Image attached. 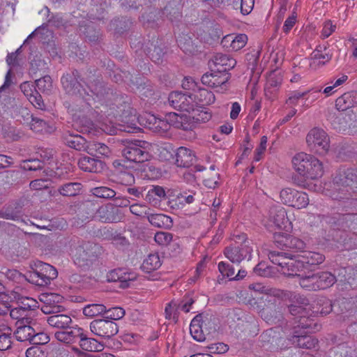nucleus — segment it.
Listing matches in <instances>:
<instances>
[{
	"label": "nucleus",
	"mask_w": 357,
	"mask_h": 357,
	"mask_svg": "<svg viewBox=\"0 0 357 357\" xmlns=\"http://www.w3.org/2000/svg\"><path fill=\"white\" fill-rule=\"evenodd\" d=\"M59 298V295L47 294L43 295L41 301L44 305L41 307V310L44 314H50L47 317V322L53 328L66 330L73 324L70 316L63 313L65 309L63 306L55 303V299Z\"/></svg>",
	"instance_id": "f257e3e1"
},
{
	"label": "nucleus",
	"mask_w": 357,
	"mask_h": 357,
	"mask_svg": "<svg viewBox=\"0 0 357 357\" xmlns=\"http://www.w3.org/2000/svg\"><path fill=\"white\" fill-rule=\"evenodd\" d=\"M331 196L341 199L351 196L357 188V174L353 169H340L335 176Z\"/></svg>",
	"instance_id": "f03ea898"
},
{
	"label": "nucleus",
	"mask_w": 357,
	"mask_h": 357,
	"mask_svg": "<svg viewBox=\"0 0 357 357\" xmlns=\"http://www.w3.org/2000/svg\"><path fill=\"white\" fill-rule=\"evenodd\" d=\"M269 259L275 264L280 266V271L288 277H297L305 268L304 264L298 255L296 257L287 252L270 251L268 254Z\"/></svg>",
	"instance_id": "7ed1b4c3"
},
{
	"label": "nucleus",
	"mask_w": 357,
	"mask_h": 357,
	"mask_svg": "<svg viewBox=\"0 0 357 357\" xmlns=\"http://www.w3.org/2000/svg\"><path fill=\"white\" fill-rule=\"evenodd\" d=\"M234 241V243L225 248V257L236 264L245 259L250 260L252 252V241L248 239L245 234L235 236Z\"/></svg>",
	"instance_id": "20e7f679"
},
{
	"label": "nucleus",
	"mask_w": 357,
	"mask_h": 357,
	"mask_svg": "<svg viewBox=\"0 0 357 357\" xmlns=\"http://www.w3.org/2000/svg\"><path fill=\"white\" fill-rule=\"evenodd\" d=\"M79 77L77 70H74L70 73L63 75L61 79L62 86L65 91L71 96H75L84 102L82 105V111L89 109L91 107V99L92 96L89 95V92L83 88L79 82Z\"/></svg>",
	"instance_id": "39448f33"
},
{
	"label": "nucleus",
	"mask_w": 357,
	"mask_h": 357,
	"mask_svg": "<svg viewBox=\"0 0 357 357\" xmlns=\"http://www.w3.org/2000/svg\"><path fill=\"white\" fill-rule=\"evenodd\" d=\"M306 142L311 151L319 155H325L330 148V140L327 133L322 129L314 128L306 137Z\"/></svg>",
	"instance_id": "423d86ee"
},
{
	"label": "nucleus",
	"mask_w": 357,
	"mask_h": 357,
	"mask_svg": "<svg viewBox=\"0 0 357 357\" xmlns=\"http://www.w3.org/2000/svg\"><path fill=\"white\" fill-rule=\"evenodd\" d=\"M301 303L303 305H291L289 306V311L290 314L295 317V319H298L296 322L298 323V327L302 328L310 329L312 331L317 330V325L313 323V320L310 318V308L306 307L309 305L307 300L301 298Z\"/></svg>",
	"instance_id": "0eeeda50"
},
{
	"label": "nucleus",
	"mask_w": 357,
	"mask_h": 357,
	"mask_svg": "<svg viewBox=\"0 0 357 357\" xmlns=\"http://www.w3.org/2000/svg\"><path fill=\"white\" fill-rule=\"evenodd\" d=\"M98 245L89 242L81 241L75 248L74 253L75 262L81 267L87 266L96 257Z\"/></svg>",
	"instance_id": "6e6552de"
},
{
	"label": "nucleus",
	"mask_w": 357,
	"mask_h": 357,
	"mask_svg": "<svg viewBox=\"0 0 357 357\" xmlns=\"http://www.w3.org/2000/svg\"><path fill=\"white\" fill-rule=\"evenodd\" d=\"M280 199L282 204L298 209L306 208L310 202L305 192L291 188L282 189L280 192Z\"/></svg>",
	"instance_id": "1a4fd4ad"
},
{
	"label": "nucleus",
	"mask_w": 357,
	"mask_h": 357,
	"mask_svg": "<svg viewBox=\"0 0 357 357\" xmlns=\"http://www.w3.org/2000/svg\"><path fill=\"white\" fill-rule=\"evenodd\" d=\"M308 164L307 169H305L301 175L302 178L297 176L293 177L294 183L296 185L307 188V179H316L323 175V165L317 158L312 155Z\"/></svg>",
	"instance_id": "9d476101"
},
{
	"label": "nucleus",
	"mask_w": 357,
	"mask_h": 357,
	"mask_svg": "<svg viewBox=\"0 0 357 357\" xmlns=\"http://www.w3.org/2000/svg\"><path fill=\"white\" fill-rule=\"evenodd\" d=\"M89 328L93 335L105 339L111 338L119 331L117 324L106 318L92 321L90 323Z\"/></svg>",
	"instance_id": "9b49d317"
},
{
	"label": "nucleus",
	"mask_w": 357,
	"mask_h": 357,
	"mask_svg": "<svg viewBox=\"0 0 357 357\" xmlns=\"http://www.w3.org/2000/svg\"><path fill=\"white\" fill-rule=\"evenodd\" d=\"M36 326L37 321L33 318H25L17 321V328L14 333L16 340L20 342L29 341L31 343V340L36 336Z\"/></svg>",
	"instance_id": "f8f14e48"
},
{
	"label": "nucleus",
	"mask_w": 357,
	"mask_h": 357,
	"mask_svg": "<svg viewBox=\"0 0 357 357\" xmlns=\"http://www.w3.org/2000/svg\"><path fill=\"white\" fill-rule=\"evenodd\" d=\"M144 142L135 141L130 142L122 149V155L128 161L141 163L147 161L150 155L141 144Z\"/></svg>",
	"instance_id": "ddd939ff"
},
{
	"label": "nucleus",
	"mask_w": 357,
	"mask_h": 357,
	"mask_svg": "<svg viewBox=\"0 0 357 357\" xmlns=\"http://www.w3.org/2000/svg\"><path fill=\"white\" fill-rule=\"evenodd\" d=\"M211 73H205L202 77L203 84L209 87L217 89V91H221L226 89V84L229 79L228 73H222L211 68Z\"/></svg>",
	"instance_id": "4468645a"
},
{
	"label": "nucleus",
	"mask_w": 357,
	"mask_h": 357,
	"mask_svg": "<svg viewBox=\"0 0 357 357\" xmlns=\"http://www.w3.org/2000/svg\"><path fill=\"white\" fill-rule=\"evenodd\" d=\"M94 218L102 222H118L123 218L121 211L114 204H107L98 208L96 211Z\"/></svg>",
	"instance_id": "2eb2a0df"
},
{
	"label": "nucleus",
	"mask_w": 357,
	"mask_h": 357,
	"mask_svg": "<svg viewBox=\"0 0 357 357\" xmlns=\"http://www.w3.org/2000/svg\"><path fill=\"white\" fill-rule=\"evenodd\" d=\"M277 246L282 250H287L292 252H301L304 251L305 243L300 238L293 236H278L275 240Z\"/></svg>",
	"instance_id": "dca6fc26"
},
{
	"label": "nucleus",
	"mask_w": 357,
	"mask_h": 357,
	"mask_svg": "<svg viewBox=\"0 0 357 357\" xmlns=\"http://www.w3.org/2000/svg\"><path fill=\"white\" fill-rule=\"evenodd\" d=\"M236 64V61L234 59L229 55L222 53H217L214 55L209 63L211 68L225 73L232 69Z\"/></svg>",
	"instance_id": "f3484780"
},
{
	"label": "nucleus",
	"mask_w": 357,
	"mask_h": 357,
	"mask_svg": "<svg viewBox=\"0 0 357 357\" xmlns=\"http://www.w3.org/2000/svg\"><path fill=\"white\" fill-rule=\"evenodd\" d=\"M276 298H271L269 299L268 302H271L272 305L264 307L259 312L261 317L267 323H276L282 317L281 309L276 305Z\"/></svg>",
	"instance_id": "a211bd4d"
},
{
	"label": "nucleus",
	"mask_w": 357,
	"mask_h": 357,
	"mask_svg": "<svg viewBox=\"0 0 357 357\" xmlns=\"http://www.w3.org/2000/svg\"><path fill=\"white\" fill-rule=\"evenodd\" d=\"M79 167L88 172L100 173L105 168V163L97 158L82 156L78 160Z\"/></svg>",
	"instance_id": "6ab92c4d"
},
{
	"label": "nucleus",
	"mask_w": 357,
	"mask_h": 357,
	"mask_svg": "<svg viewBox=\"0 0 357 357\" xmlns=\"http://www.w3.org/2000/svg\"><path fill=\"white\" fill-rule=\"evenodd\" d=\"M175 158V164L179 167L188 168L196 161V156L193 151L183 146L177 149Z\"/></svg>",
	"instance_id": "aec40b11"
},
{
	"label": "nucleus",
	"mask_w": 357,
	"mask_h": 357,
	"mask_svg": "<svg viewBox=\"0 0 357 357\" xmlns=\"http://www.w3.org/2000/svg\"><path fill=\"white\" fill-rule=\"evenodd\" d=\"M268 218L270 221L278 229L285 228L286 224L288 222L286 211L280 206L271 207Z\"/></svg>",
	"instance_id": "412c9836"
},
{
	"label": "nucleus",
	"mask_w": 357,
	"mask_h": 357,
	"mask_svg": "<svg viewBox=\"0 0 357 357\" xmlns=\"http://www.w3.org/2000/svg\"><path fill=\"white\" fill-rule=\"evenodd\" d=\"M64 141L66 144L72 149L92 154L91 149L87 145L86 140L79 135H72L68 131L65 134Z\"/></svg>",
	"instance_id": "4be33fe9"
},
{
	"label": "nucleus",
	"mask_w": 357,
	"mask_h": 357,
	"mask_svg": "<svg viewBox=\"0 0 357 357\" xmlns=\"http://www.w3.org/2000/svg\"><path fill=\"white\" fill-rule=\"evenodd\" d=\"M190 96L178 91L170 93L168 97L169 103L173 108L184 111L190 109Z\"/></svg>",
	"instance_id": "5701e85b"
},
{
	"label": "nucleus",
	"mask_w": 357,
	"mask_h": 357,
	"mask_svg": "<svg viewBox=\"0 0 357 357\" xmlns=\"http://www.w3.org/2000/svg\"><path fill=\"white\" fill-rule=\"evenodd\" d=\"M331 58L332 54L328 47L326 46H319L311 54L312 62L310 66L312 67L323 66L326 63L328 62Z\"/></svg>",
	"instance_id": "b1692460"
},
{
	"label": "nucleus",
	"mask_w": 357,
	"mask_h": 357,
	"mask_svg": "<svg viewBox=\"0 0 357 357\" xmlns=\"http://www.w3.org/2000/svg\"><path fill=\"white\" fill-rule=\"evenodd\" d=\"M82 329V328L79 327L69 326L68 329L56 332L54 337L59 342L70 344L78 340Z\"/></svg>",
	"instance_id": "393cba45"
},
{
	"label": "nucleus",
	"mask_w": 357,
	"mask_h": 357,
	"mask_svg": "<svg viewBox=\"0 0 357 357\" xmlns=\"http://www.w3.org/2000/svg\"><path fill=\"white\" fill-rule=\"evenodd\" d=\"M86 86L92 96L91 102L95 100V97L99 100L102 99L106 94L108 93V89L106 88L105 84L99 79H88Z\"/></svg>",
	"instance_id": "a878e982"
},
{
	"label": "nucleus",
	"mask_w": 357,
	"mask_h": 357,
	"mask_svg": "<svg viewBox=\"0 0 357 357\" xmlns=\"http://www.w3.org/2000/svg\"><path fill=\"white\" fill-rule=\"evenodd\" d=\"M250 289H253L256 292L263 294L267 296H270L272 298H284L289 296L288 291L273 288L269 286H266L261 283L250 284Z\"/></svg>",
	"instance_id": "bb28decb"
},
{
	"label": "nucleus",
	"mask_w": 357,
	"mask_h": 357,
	"mask_svg": "<svg viewBox=\"0 0 357 357\" xmlns=\"http://www.w3.org/2000/svg\"><path fill=\"white\" fill-rule=\"evenodd\" d=\"M148 221L155 227L169 229L173 225L172 219L162 213H149L145 212Z\"/></svg>",
	"instance_id": "cd10ccee"
},
{
	"label": "nucleus",
	"mask_w": 357,
	"mask_h": 357,
	"mask_svg": "<svg viewBox=\"0 0 357 357\" xmlns=\"http://www.w3.org/2000/svg\"><path fill=\"white\" fill-rule=\"evenodd\" d=\"M78 340L81 349L84 351L96 352L103 349V345L96 339L89 337L87 335L84 333L83 329H82Z\"/></svg>",
	"instance_id": "c85d7f7f"
},
{
	"label": "nucleus",
	"mask_w": 357,
	"mask_h": 357,
	"mask_svg": "<svg viewBox=\"0 0 357 357\" xmlns=\"http://www.w3.org/2000/svg\"><path fill=\"white\" fill-rule=\"evenodd\" d=\"M165 190L160 185H153L146 196V200L153 206L158 205L162 200L167 199Z\"/></svg>",
	"instance_id": "c756f323"
},
{
	"label": "nucleus",
	"mask_w": 357,
	"mask_h": 357,
	"mask_svg": "<svg viewBox=\"0 0 357 357\" xmlns=\"http://www.w3.org/2000/svg\"><path fill=\"white\" fill-rule=\"evenodd\" d=\"M202 314H197L191 321L190 325V332L194 340L198 342H202L205 340V335L202 330Z\"/></svg>",
	"instance_id": "7c9ffc66"
},
{
	"label": "nucleus",
	"mask_w": 357,
	"mask_h": 357,
	"mask_svg": "<svg viewBox=\"0 0 357 357\" xmlns=\"http://www.w3.org/2000/svg\"><path fill=\"white\" fill-rule=\"evenodd\" d=\"M289 340L295 346L307 349L314 348L318 342L317 340L305 335L295 334L290 337Z\"/></svg>",
	"instance_id": "2f4dec72"
},
{
	"label": "nucleus",
	"mask_w": 357,
	"mask_h": 357,
	"mask_svg": "<svg viewBox=\"0 0 357 357\" xmlns=\"http://www.w3.org/2000/svg\"><path fill=\"white\" fill-rule=\"evenodd\" d=\"M281 82L282 79L280 77L274 74H271L269 75L264 88L265 96L267 98L273 99L275 97V95L281 84Z\"/></svg>",
	"instance_id": "473e14b6"
},
{
	"label": "nucleus",
	"mask_w": 357,
	"mask_h": 357,
	"mask_svg": "<svg viewBox=\"0 0 357 357\" xmlns=\"http://www.w3.org/2000/svg\"><path fill=\"white\" fill-rule=\"evenodd\" d=\"M178 47L186 54H193L197 51L196 44L189 33H182L177 38Z\"/></svg>",
	"instance_id": "72a5a7b5"
},
{
	"label": "nucleus",
	"mask_w": 357,
	"mask_h": 357,
	"mask_svg": "<svg viewBox=\"0 0 357 357\" xmlns=\"http://www.w3.org/2000/svg\"><path fill=\"white\" fill-rule=\"evenodd\" d=\"M312 159V155L307 154L301 152L297 153L292 158L293 167L296 172L301 176L305 169H307V165L310 160Z\"/></svg>",
	"instance_id": "f704fd0d"
},
{
	"label": "nucleus",
	"mask_w": 357,
	"mask_h": 357,
	"mask_svg": "<svg viewBox=\"0 0 357 357\" xmlns=\"http://www.w3.org/2000/svg\"><path fill=\"white\" fill-rule=\"evenodd\" d=\"M299 256L301 257L305 268L309 265H319L325 259V257L322 254L312 251L304 250L301 255H299Z\"/></svg>",
	"instance_id": "c9c22d12"
},
{
	"label": "nucleus",
	"mask_w": 357,
	"mask_h": 357,
	"mask_svg": "<svg viewBox=\"0 0 357 357\" xmlns=\"http://www.w3.org/2000/svg\"><path fill=\"white\" fill-rule=\"evenodd\" d=\"M318 290L325 289L333 286L336 282V278L330 272H319L316 273Z\"/></svg>",
	"instance_id": "e433bc0d"
},
{
	"label": "nucleus",
	"mask_w": 357,
	"mask_h": 357,
	"mask_svg": "<svg viewBox=\"0 0 357 357\" xmlns=\"http://www.w3.org/2000/svg\"><path fill=\"white\" fill-rule=\"evenodd\" d=\"M162 262L158 253L150 254L144 260L142 269L146 273H151L161 266Z\"/></svg>",
	"instance_id": "4c0bfd02"
},
{
	"label": "nucleus",
	"mask_w": 357,
	"mask_h": 357,
	"mask_svg": "<svg viewBox=\"0 0 357 357\" xmlns=\"http://www.w3.org/2000/svg\"><path fill=\"white\" fill-rule=\"evenodd\" d=\"M36 267L42 272L40 274L43 276V280L46 285L50 284L51 280L55 279L58 275L56 269L48 264L40 261L36 265Z\"/></svg>",
	"instance_id": "58836bf2"
},
{
	"label": "nucleus",
	"mask_w": 357,
	"mask_h": 357,
	"mask_svg": "<svg viewBox=\"0 0 357 357\" xmlns=\"http://www.w3.org/2000/svg\"><path fill=\"white\" fill-rule=\"evenodd\" d=\"M82 190L80 183H67L59 187V192L66 197H74L77 195Z\"/></svg>",
	"instance_id": "ea45409f"
},
{
	"label": "nucleus",
	"mask_w": 357,
	"mask_h": 357,
	"mask_svg": "<svg viewBox=\"0 0 357 357\" xmlns=\"http://www.w3.org/2000/svg\"><path fill=\"white\" fill-rule=\"evenodd\" d=\"M298 279L299 284L303 289L308 291L318 290L316 273H311L310 275L301 274Z\"/></svg>",
	"instance_id": "a19ab883"
},
{
	"label": "nucleus",
	"mask_w": 357,
	"mask_h": 357,
	"mask_svg": "<svg viewBox=\"0 0 357 357\" xmlns=\"http://www.w3.org/2000/svg\"><path fill=\"white\" fill-rule=\"evenodd\" d=\"M106 311L107 307L102 304L98 303H92L86 305L82 309L83 314L90 318L104 314V312H105Z\"/></svg>",
	"instance_id": "79ce46f5"
},
{
	"label": "nucleus",
	"mask_w": 357,
	"mask_h": 357,
	"mask_svg": "<svg viewBox=\"0 0 357 357\" xmlns=\"http://www.w3.org/2000/svg\"><path fill=\"white\" fill-rule=\"evenodd\" d=\"M248 37L245 34H238L235 36L229 35L225 38V42H230V47L234 51L242 49L247 43Z\"/></svg>",
	"instance_id": "37998d69"
},
{
	"label": "nucleus",
	"mask_w": 357,
	"mask_h": 357,
	"mask_svg": "<svg viewBox=\"0 0 357 357\" xmlns=\"http://www.w3.org/2000/svg\"><path fill=\"white\" fill-rule=\"evenodd\" d=\"M195 97L198 102L203 105H211L215 100L213 93L206 89H199L195 95Z\"/></svg>",
	"instance_id": "c03bdc74"
},
{
	"label": "nucleus",
	"mask_w": 357,
	"mask_h": 357,
	"mask_svg": "<svg viewBox=\"0 0 357 357\" xmlns=\"http://www.w3.org/2000/svg\"><path fill=\"white\" fill-rule=\"evenodd\" d=\"M91 192L94 196L103 199H112L116 195V192L113 189L106 186L93 188Z\"/></svg>",
	"instance_id": "a18cd8bd"
},
{
	"label": "nucleus",
	"mask_w": 357,
	"mask_h": 357,
	"mask_svg": "<svg viewBox=\"0 0 357 357\" xmlns=\"http://www.w3.org/2000/svg\"><path fill=\"white\" fill-rule=\"evenodd\" d=\"M36 86L42 93H49L52 89V80L50 76L45 75L35 82Z\"/></svg>",
	"instance_id": "49530a36"
},
{
	"label": "nucleus",
	"mask_w": 357,
	"mask_h": 357,
	"mask_svg": "<svg viewBox=\"0 0 357 357\" xmlns=\"http://www.w3.org/2000/svg\"><path fill=\"white\" fill-rule=\"evenodd\" d=\"M189 117L193 120L194 123H199L208 121L211 118V114L204 109H196L192 111Z\"/></svg>",
	"instance_id": "de8ad7c7"
},
{
	"label": "nucleus",
	"mask_w": 357,
	"mask_h": 357,
	"mask_svg": "<svg viewBox=\"0 0 357 357\" xmlns=\"http://www.w3.org/2000/svg\"><path fill=\"white\" fill-rule=\"evenodd\" d=\"M157 119L158 118L153 114L150 113H145L139 115L137 118V120L141 126L149 129L150 130H153Z\"/></svg>",
	"instance_id": "09e8293b"
},
{
	"label": "nucleus",
	"mask_w": 357,
	"mask_h": 357,
	"mask_svg": "<svg viewBox=\"0 0 357 357\" xmlns=\"http://www.w3.org/2000/svg\"><path fill=\"white\" fill-rule=\"evenodd\" d=\"M105 318L111 321H116L123 318L125 315V310L119 307L107 308V311L104 312Z\"/></svg>",
	"instance_id": "8fccbe9b"
},
{
	"label": "nucleus",
	"mask_w": 357,
	"mask_h": 357,
	"mask_svg": "<svg viewBox=\"0 0 357 357\" xmlns=\"http://www.w3.org/2000/svg\"><path fill=\"white\" fill-rule=\"evenodd\" d=\"M47 351L43 345H35L29 347L26 351V357H47Z\"/></svg>",
	"instance_id": "3c124183"
},
{
	"label": "nucleus",
	"mask_w": 357,
	"mask_h": 357,
	"mask_svg": "<svg viewBox=\"0 0 357 357\" xmlns=\"http://www.w3.org/2000/svg\"><path fill=\"white\" fill-rule=\"evenodd\" d=\"M335 106L340 111H345L352 106L351 96L349 93H344L339 97L335 101Z\"/></svg>",
	"instance_id": "603ef678"
},
{
	"label": "nucleus",
	"mask_w": 357,
	"mask_h": 357,
	"mask_svg": "<svg viewBox=\"0 0 357 357\" xmlns=\"http://www.w3.org/2000/svg\"><path fill=\"white\" fill-rule=\"evenodd\" d=\"M33 312H26L24 309H22L20 306L18 307H15L10 311V316L13 319H17V321H22V319H25V318H33Z\"/></svg>",
	"instance_id": "864d4df0"
},
{
	"label": "nucleus",
	"mask_w": 357,
	"mask_h": 357,
	"mask_svg": "<svg viewBox=\"0 0 357 357\" xmlns=\"http://www.w3.org/2000/svg\"><path fill=\"white\" fill-rule=\"evenodd\" d=\"M165 120H167L169 123H171V126H174L176 128L181 127L183 130H188L191 129L192 126L190 127L185 126L183 125V116H178L176 113H169L167 116Z\"/></svg>",
	"instance_id": "5fc2aeb1"
},
{
	"label": "nucleus",
	"mask_w": 357,
	"mask_h": 357,
	"mask_svg": "<svg viewBox=\"0 0 357 357\" xmlns=\"http://www.w3.org/2000/svg\"><path fill=\"white\" fill-rule=\"evenodd\" d=\"M137 90L140 96L144 97H149L153 95V87L149 82H137Z\"/></svg>",
	"instance_id": "6e6d98bb"
},
{
	"label": "nucleus",
	"mask_w": 357,
	"mask_h": 357,
	"mask_svg": "<svg viewBox=\"0 0 357 357\" xmlns=\"http://www.w3.org/2000/svg\"><path fill=\"white\" fill-rule=\"evenodd\" d=\"M170 128L171 123H169L167 120L158 118L152 131L159 135H164Z\"/></svg>",
	"instance_id": "4d7b16f0"
},
{
	"label": "nucleus",
	"mask_w": 357,
	"mask_h": 357,
	"mask_svg": "<svg viewBox=\"0 0 357 357\" xmlns=\"http://www.w3.org/2000/svg\"><path fill=\"white\" fill-rule=\"evenodd\" d=\"M317 305H319V307L317 308V312L322 315H326L332 310L331 301L326 298H319L317 301Z\"/></svg>",
	"instance_id": "13d9d810"
},
{
	"label": "nucleus",
	"mask_w": 357,
	"mask_h": 357,
	"mask_svg": "<svg viewBox=\"0 0 357 357\" xmlns=\"http://www.w3.org/2000/svg\"><path fill=\"white\" fill-rule=\"evenodd\" d=\"M173 238V235L171 233L166 231H158L155 234V241L160 245H167L171 243Z\"/></svg>",
	"instance_id": "bf43d9fd"
},
{
	"label": "nucleus",
	"mask_w": 357,
	"mask_h": 357,
	"mask_svg": "<svg viewBox=\"0 0 357 357\" xmlns=\"http://www.w3.org/2000/svg\"><path fill=\"white\" fill-rule=\"evenodd\" d=\"M5 275L9 280L19 284H22L26 281L25 275L15 269L6 270Z\"/></svg>",
	"instance_id": "052dcab7"
},
{
	"label": "nucleus",
	"mask_w": 357,
	"mask_h": 357,
	"mask_svg": "<svg viewBox=\"0 0 357 357\" xmlns=\"http://www.w3.org/2000/svg\"><path fill=\"white\" fill-rule=\"evenodd\" d=\"M44 163L38 159L23 161L22 168L28 171H36L43 168Z\"/></svg>",
	"instance_id": "680f3d73"
},
{
	"label": "nucleus",
	"mask_w": 357,
	"mask_h": 357,
	"mask_svg": "<svg viewBox=\"0 0 357 357\" xmlns=\"http://www.w3.org/2000/svg\"><path fill=\"white\" fill-rule=\"evenodd\" d=\"M218 270L224 277L229 278L231 280H233L232 278L235 275L234 267L228 263L220 262L218 264Z\"/></svg>",
	"instance_id": "e2e57ef3"
},
{
	"label": "nucleus",
	"mask_w": 357,
	"mask_h": 357,
	"mask_svg": "<svg viewBox=\"0 0 357 357\" xmlns=\"http://www.w3.org/2000/svg\"><path fill=\"white\" fill-rule=\"evenodd\" d=\"M21 304L20 307L29 313L33 312L31 310L38 307V302L35 299L29 297L22 298Z\"/></svg>",
	"instance_id": "0e129e2a"
},
{
	"label": "nucleus",
	"mask_w": 357,
	"mask_h": 357,
	"mask_svg": "<svg viewBox=\"0 0 357 357\" xmlns=\"http://www.w3.org/2000/svg\"><path fill=\"white\" fill-rule=\"evenodd\" d=\"M29 126L33 131L39 132L46 128V122L41 119L31 116V121L29 123Z\"/></svg>",
	"instance_id": "69168bd1"
},
{
	"label": "nucleus",
	"mask_w": 357,
	"mask_h": 357,
	"mask_svg": "<svg viewBox=\"0 0 357 357\" xmlns=\"http://www.w3.org/2000/svg\"><path fill=\"white\" fill-rule=\"evenodd\" d=\"M26 281H28L30 283L34 284L38 286H46L45 280H40L41 279L38 278V273L36 271V268L33 271L29 272L26 275H25Z\"/></svg>",
	"instance_id": "338daca9"
},
{
	"label": "nucleus",
	"mask_w": 357,
	"mask_h": 357,
	"mask_svg": "<svg viewBox=\"0 0 357 357\" xmlns=\"http://www.w3.org/2000/svg\"><path fill=\"white\" fill-rule=\"evenodd\" d=\"M136 279V274L134 273L124 272L123 271L120 280V287L121 288H127L130 286V282Z\"/></svg>",
	"instance_id": "774afa93"
}]
</instances>
